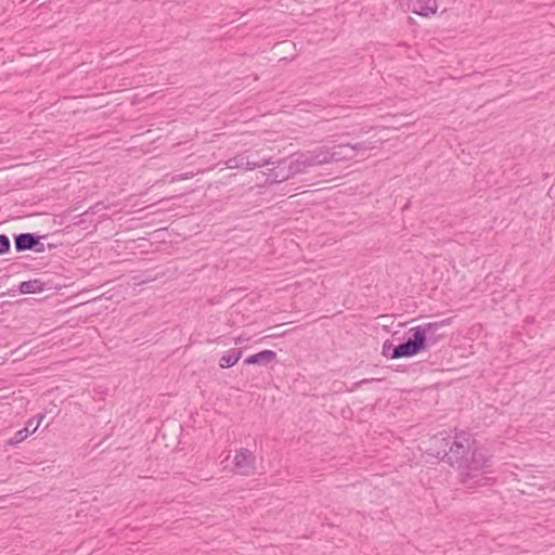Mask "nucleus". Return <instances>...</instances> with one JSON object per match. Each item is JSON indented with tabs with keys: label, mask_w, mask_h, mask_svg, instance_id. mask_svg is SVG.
Returning a JSON list of instances; mask_svg holds the SVG:
<instances>
[{
	"label": "nucleus",
	"mask_w": 555,
	"mask_h": 555,
	"mask_svg": "<svg viewBox=\"0 0 555 555\" xmlns=\"http://www.w3.org/2000/svg\"><path fill=\"white\" fill-rule=\"evenodd\" d=\"M476 440L468 431L455 433L453 436L448 434L433 438L434 447L431 454L452 467L467 469L461 476V482L468 488L470 480L476 478L479 472L491 467L492 455L483 449L475 447Z\"/></svg>",
	"instance_id": "f257e3e1"
},
{
	"label": "nucleus",
	"mask_w": 555,
	"mask_h": 555,
	"mask_svg": "<svg viewBox=\"0 0 555 555\" xmlns=\"http://www.w3.org/2000/svg\"><path fill=\"white\" fill-rule=\"evenodd\" d=\"M405 340L393 345L390 340L383 344L382 354L390 359L410 358L425 351L423 330H409Z\"/></svg>",
	"instance_id": "f03ea898"
},
{
	"label": "nucleus",
	"mask_w": 555,
	"mask_h": 555,
	"mask_svg": "<svg viewBox=\"0 0 555 555\" xmlns=\"http://www.w3.org/2000/svg\"><path fill=\"white\" fill-rule=\"evenodd\" d=\"M452 319L448 318L439 322H428L415 327H411V330H423L425 334V350H427L430 346L436 345L441 338L448 335L446 327L451 324Z\"/></svg>",
	"instance_id": "7ed1b4c3"
},
{
	"label": "nucleus",
	"mask_w": 555,
	"mask_h": 555,
	"mask_svg": "<svg viewBox=\"0 0 555 555\" xmlns=\"http://www.w3.org/2000/svg\"><path fill=\"white\" fill-rule=\"evenodd\" d=\"M47 236L48 235H39L30 232L15 234L13 237L15 250L17 253H24L27 250L43 253L46 250V246L41 240Z\"/></svg>",
	"instance_id": "20e7f679"
},
{
	"label": "nucleus",
	"mask_w": 555,
	"mask_h": 555,
	"mask_svg": "<svg viewBox=\"0 0 555 555\" xmlns=\"http://www.w3.org/2000/svg\"><path fill=\"white\" fill-rule=\"evenodd\" d=\"M254 154L251 151H245L244 153L237 154L234 157H231L227 160V166L229 168H243L253 170L256 168H260L264 165L273 164L271 159H262V160H251Z\"/></svg>",
	"instance_id": "39448f33"
},
{
	"label": "nucleus",
	"mask_w": 555,
	"mask_h": 555,
	"mask_svg": "<svg viewBox=\"0 0 555 555\" xmlns=\"http://www.w3.org/2000/svg\"><path fill=\"white\" fill-rule=\"evenodd\" d=\"M234 472L243 476H249L254 474L256 469L255 455L248 449L242 448L236 451L234 456Z\"/></svg>",
	"instance_id": "423d86ee"
},
{
	"label": "nucleus",
	"mask_w": 555,
	"mask_h": 555,
	"mask_svg": "<svg viewBox=\"0 0 555 555\" xmlns=\"http://www.w3.org/2000/svg\"><path fill=\"white\" fill-rule=\"evenodd\" d=\"M302 154L308 168L331 163L330 149L326 146H320L312 151L304 152Z\"/></svg>",
	"instance_id": "0eeeda50"
},
{
	"label": "nucleus",
	"mask_w": 555,
	"mask_h": 555,
	"mask_svg": "<svg viewBox=\"0 0 555 555\" xmlns=\"http://www.w3.org/2000/svg\"><path fill=\"white\" fill-rule=\"evenodd\" d=\"M410 10L421 16H429L437 12V0H408Z\"/></svg>",
	"instance_id": "6e6552de"
},
{
	"label": "nucleus",
	"mask_w": 555,
	"mask_h": 555,
	"mask_svg": "<svg viewBox=\"0 0 555 555\" xmlns=\"http://www.w3.org/2000/svg\"><path fill=\"white\" fill-rule=\"evenodd\" d=\"M273 164L272 165H275L274 168H270L268 170V178L267 180H269L271 183H280V182H283V181H286L288 179H291L292 177H286V175H288V168H287V160L286 159H279V160H273Z\"/></svg>",
	"instance_id": "1a4fd4ad"
},
{
	"label": "nucleus",
	"mask_w": 555,
	"mask_h": 555,
	"mask_svg": "<svg viewBox=\"0 0 555 555\" xmlns=\"http://www.w3.org/2000/svg\"><path fill=\"white\" fill-rule=\"evenodd\" d=\"M276 359V352L264 349L245 358L244 363L249 365H268Z\"/></svg>",
	"instance_id": "9d476101"
},
{
	"label": "nucleus",
	"mask_w": 555,
	"mask_h": 555,
	"mask_svg": "<svg viewBox=\"0 0 555 555\" xmlns=\"http://www.w3.org/2000/svg\"><path fill=\"white\" fill-rule=\"evenodd\" d=\"M331 162H343L354 158V153L350 149V143H343L330 150Z\"/></svg>",
	"instance_id": "9b49d317"
},
{
	"label": "nucleus",
	"mask_w": 555,
	"mask_h": 555,
	"mask_svg": "<svg viewBox=\"0 0 555 555\" xmlns=\"http://www.w3.org/2000/svg\"><path fill=\"white\" fill-rule=\"evenodd\" d=\"M44 417L46 416L43 414H39L35 426H33V429H29L28 427H24V428L17 430L14 434V436L7 441V443L9 446H16V444L23 442L29 435L34 434L38 429V427L40 426V424Z\"/></svg>",
	"instance_id": "f8f14e48"
},
{
	"label": "nucleus",
	"mask_w": 555,
	"mask_h": 555,
	"mask_svg": "<svg viewBox=\"0 0 555 555\" xmlns=\"http://www.w3.org/2000/svg\"><path fill=\"white\" fill-rule=\"evenodd\" d=\"M288 175L286 177H294L297 173H301L306 171L308 165H306V159L302 153H298L294 159L287 163Z\"/></svg>",
	"instance_id": "ddd939ff"
},
{
	"label": "nucleus",
	"mask_w": 555,
	"mask_h": 555,
	"mask_svg": "<svg viewBox=\"0 0 555 555\" xmlns=\"http://www.w3.org/2000/svg\"><path fill=\"white\" fill-rule=\"evenodd\" d=\"M242 349L233 348L228 353L223 354L219 360V366L221 369H229L234 366L242 358Z\"/></svg>",
	"instance_id": "4468645a"
},
{
	"label": "nucleus",
	"mask_w": 555,
	"mask_h": 555,
	"mask_svg": "<svg viewBox=\"0 0 555 555\" xmlns=\"http://www.w3.org/2000/svg\"><path fill=\"white\" fill-rule=\"evenodd\" d=\"M46 284L40 280H29L24 281L18 284V291L22 294H34L38 292H42L44 289Z\"/></svg>",
	"instance_id": "2eb2a0df"
},
{
	"label": "nucleus",
	"mask_w": 555,
	"mask_h": 555,
	"mask_svg": "<svg viewBox=\"0 0 555 555\" xmlns=\"http://www.w3.org/2000/svg\"><path fill=\"white\" fill-rule=\"evenodd\" d=\"M350 149L354 153V157H356L360 152H364V151L373 149V145H372V142H370V141H362V142H357L353 144L350 143Z\"/></svg>",
	"instance_id": "dca6fc26"
},
{
	"label": "nucleus",
	"mask_w": 555,
	"mask_h": 555,
	"mask_svg": "<svg viewBox=\"0 0 555 555\" xmlns=\"http://www.w3.org/2000/svg\"><path fill=\"white\" fill-rule=\"evenodd\" d=\"M11 249V241L7 234H0V256L5 255Z\"/></svg>",
	"instance_id": "f3484780"
},
{
	"label": "nucleus",
	"mask_w": 555,
	"mask_h": 555,
	"mask_svg": "<svg viewBox=\"0 0 555 555\" xmlns=\"http://www.w3.org/2000/svg\"><path fill=\"white\" fill-rule=\"evenodd\" d=\"M286 324H288V322H286ZM285 325V323L281 324V325H276L274 326L273 328H275L276 331L274 333H272L270 336L271 337H280V336H284L286 335L289 331H283V332H280V327Z\"/></svg>",
	"instance_id": "a211bd4d"
},
{
	"label": "nucleus",
	"mask_w": 555,
	"mask_h": 555,
	"mask_svg": "<svg viewBox=\"0 0 555 555\" xmlns=\"http://www.w3.org/2000/svg\"><path fill=\"white\" fill-rule=\"evenodd\" d=\"M251 153L254 154V156L251 157V160H262V159H271L272 160V157L260 156L258 151H256V152L251 151Z\"/></svg>",
	"instance_id": "6ab92c4d"
},
{
	"label": "nucleus",
	"mask_w": 555,
	"mask_h": 555,
	"mask_svg": "<svg viewBox=\"0 0 555 555\" xmlns=\"http://www.w3.org/2000/svg\"><path fill=\"white\" fill-rule=\"evenodd\" d=\"M38 420V416H35V417H31L27 421L26 423V426L25 427H28L29 429H33V426H35L36 422Z\"/></svg>",
	"instance_id": "aec40b11"
},
{
	"label": "nucleus",
	"mask_w": 555,
	"mask_h": 555,
	"mask_svg": "<svg viewBox=\"0 0 555 555\" xmlns=\"http://www.w3.org/2000/svg\"><path fill=\"white\" fill-rule=\"evenodd\" d=\"M378 380L379 379H377V378H364V379L360 380L357 385L361 386V385H364V384H370V383L378 382Z\"/></svg>",
	"instance_id": "412c9836"
},
{
	"label": "nucleus",
	"mask_w": 555,
	"mask_h": 555,
	"mask_svg": "<svg viewBox=\"0 0 555 555\" xmlns=\"http://www.w3.org/2000/svg\"><path fill=\"white\" fill-rule=\"evenodd\" d=\"M234 340H235V344L238 345V344H242L245 339L242 336H238Z\"/></svg>",
	"instance_id": "4be33fe9"
},
{
	"label": "nucleus",
	"mask_w": 555,
	"mask_h": 555,
	"mask_svg": "<svg viewBox=\"0 0 555 555\" xmlns=\"http://www.w3.org/2000/svg\"><path fill=\"white\" fill-rule=\"evenodd\" d=\"M526 321H527L528 323H531V322L533 321V318H532V317H531V318H527V320H526Z\"/></svg>",
	"instance_id": "5701e85b"
},
{
	"label": "nucleus",
	"mask_w": 555,
	"mask_h": 555,
	"mask_svg": "<svg viewBox=\"0 0 555 555\" xmlns=\"http://www.w3.org/2000/svg\"><path fill=\"white\" fill-rule=\"evenodd\" d=\"M53 247H55V246H54V245H52V244L48 245V248H49V249H52Z\"/></svg>",
	"instance_id": "b1692460"
}]
</instances>
